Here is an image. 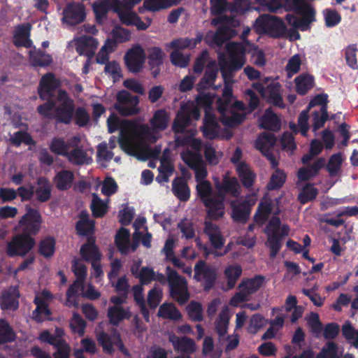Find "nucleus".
<instances>
[{"mask_svg":"<svg viewBox=\"0 0 358 358\" xmlns=\"http://www.w3.org/2000/svg\"><path fill=\"white\" fill-rule=\"evenodd\" d=\"M56 103L55 100L45 102L37 106L36 111L42 117L48 120H54L57 123L69 124L74 116L75 103L63 89L57 92Z\"/></svg>","mask_w":358,"mask_h":358,"instance_id":"1","label":"nucleus"},{"mask_svg":"<svg viewBox=\"0 0 358 358\" xmlns=\"http://www.w3.org/2000/svg\"><path fill=\"white\" fill-rule=\"evenodd\" d=\"M247 46L241 42H229L226 44V50L229 59L224 56L219 57V66L224 81L233 77V73L239 71L246 63Z\"/></svg>","mask_w":358,"mask_h":358,"instance_id":"2","label":"nucleus"},{"mask_svg":"<svg viewBox=\"0 0 358 358\" xmlns=\"http://www.w3.org/2000/svg\"><path fill=\"white\" fill-rule=\"evenodd\" d=\"M289 228L284 224L281 227L280 219L277 216H273L268 222L264 233L267 236L266 246L269 248V256L271 258L276 257L282 248V240L289 234Z\"/></svg>","mask_w":358,"mask_h":358,"instance_id":"3","label":"nucleus"},{"mask_svg":"<svg viewBox=\"0 0 358 358\" xmlns=\"http://www.w3.org/2000/svg\"><path fill=\"white\" fill-rule=\"evenodd\" d=\"M196 191L204 206L208 208V217L213 220L221 218L224 214V205L222 202V199H217V195L212 196L210 182L208 180L199 182Z\"/></svg>","mask_w":358,"mask_h":358,"instance_id":"4","label":"nucleus"},{"mask_svg":"<svg viewBox=\"0 0 358 358\" xmlns=\"http://www.w3.org/2000/svg\"><path fill=\"white\" fill-rule=\"evenodd\" d=\"M266 101L280 108H285L282 96L280 93L281 85L271 77H264L260 81L252 84Z\"/></svg>","mask_w":358,"mask_h":358,"instance_id":"5","label":"nucleus"},{"mask_svg":"<svg viewBox=\"0 0 358 358\" xmlns=\"http://www.w3.org/2000/svg\"><path fill=\"white\" fill-rule=\"evenodd\" d=\"M166 273L168 275L171 297L180 306L185 304L190 298L185 278L180 275L170 266H166Z\"/></svg>","mask_w":358,"mask_h":358,"instance_id":"6","label":"nucleus"},{"mask_svg":"<svg viewBox=\"0 0 358 358\" xmlns=\"http://www.w3.org/2000/svg\"><path fill=\"white\" fill-rule=\"evenodd\" d=\"M261 6L266 7L272 13H276L284 8L286 11H294L296 14L301 15L315 10L304 0H256Z\"/></svg>","mask_w":358,"mask_h":358,"instance_id":"7","label":"nucleus"},{"mask_svg":"<svg viewBox=\"0 0 358 358\" xmlns=\"http://www.w3.org/2000/svg\"><path fill=\"white\" fill-rule=\"evenodd\" d=\"M35 245V240L29 234L15 236L6 245V255L9 257H24Z\"/></svg>","mask_w":358,"mask_h":358,"instance_id":"8","label":"nucleus"},{"mask_svg":"<svg viewBox=\"0 0 358 358\" xmlns=\"http://www.w3.org/2000/svg\"><path fill=\"white\" fill-rule=\"evenodd\" d=\"M116 99L114 108L121 116H131L138 113V96L132 95L125 90H122L117 94Z\"/></svg>","mask_w":358,"mask_h":358,"instance_id":"9","label":"nucleus"},{"mask_svg":"<svg viewBox=\"0 0 358 358\" xmlns=\"http://www.w3.org/2000/svg\"><path fill=\"white\" fill-rule=\"evenodd\" d=\"M256 24L275 38L282 37L287 31L285 22L277 16L261 15L256 20Z\"/></svg>","mask_w":358,"mask_h":358,"instance_id":"10","label":"nucleus"},{"mask_svg":"<svg viewBox=\"0 0 358 358\" xmlns=\"http://www.w3.org/2000/svg\"><path fill=\"white\" fill-rule=\"evenodd\" d=\"M62 85L60 80L52 72L44 74L40 79L37 92L41 100L53 101L55 93Z\"/></svg>","mask_w":358,"mask_h":358,"instance_id":"11","label":"nucleus"},{"mask_svg":"<svg viewBox=\"0 0 358 358\" xmlns=\"http://www.w3.org/2000/svg\"><path fill=\"white\" fill-rule=\"evenodd\" d=\"M194 278L199 282L203 281V289L210 290L217 279V270L215 267L208 266L205 261L200 260L194 266Z\"/></svg>","mask_w":358,"mask_h":358,"instance_id":"12","label":"nucleus"},{"mask_svg":"<svg viewBox=\"0 0 358 358\" xmlns=\"http://www.w3.org/2000/svg\"><path fill=\"white\" fill-rule=\"evenodd\" d=\"M27 212L21 217L19 224L22 228L23 234L29 236L36 235L41 229L43 220L39 211L30 206H26Z\"/></svg>","mask_w":358,"mask_h":358,"instance_id":"13","label":"nucleus"},{"mask_svg":"<svg viewBox=\"0 0 358 358\" xmlns=\"http://www.w3.org/2000/svg\"><path fill=\"white\" fill-rule=\"evenodd\" d=\"M145 59V51L139 45L129 49L124 55L125 65L129 71L134 73H137L142 70Z\"/></svg>","mask_w":358,"mask_h":358,"instance_id":"14","label":"nucleus"},{"mask_svg":"<svg viewBox=\"0 0 358 358\" xmlns=\"http://www.w3.org/2000/svg\"><path fill=\"white\" fill-rule=\"evenodd\" d=\"M80 138L78 136L72 137L71 150H69L65 157L68 162L75 166H83L89 164L92 159L88 156L83 146L79 145Z\"/></svg>","mask_w":358,"mask_h":358,"instance_id":"15","label":"nucleus"},{"mask_svg":"<svg viewBox=\"0 0 358 358\" xmlns=\"http://www.w3.org/2000/svg\"><path fill=\"white\" fill-rule=\"evenodd\" d=\"M85 17V8L80 3H69L63 10L62 20L70 25H77L83 22Z\"/></svg>","mask_w":358,"mask_h":358,"instance_id":"16","label":"nucleus"},{"mask_svg":"<svg viewBox=\"0 0 358 358\" xmlns=\"http://www.w3.org/2000/svg\"><path fill=\"white\" fill-rule=\"evenodd\" d=\"M220 113V121L226 127H235L241 124L246 118V114L234 110H228V102L222 103L217 107Z\"/></svg>","mask_w":358,"mask_h":358,"instance_id":"17","label":"nucleus"},{"mask_svg":"<svg viewBox=\"0 0 358 358\" xmlns=\"http://www.w3.org/2000/svg\"><path fill=\"white\" fill-rule=\"evenodd\" d=\"M215 187L217 190V199H222L224 203V197L227 194H230L234 197L239 195L240 185L236 178H229L225 176L222 182L218 179L215 180Z\"/></svg>","mask_w":358,"mask_h":358,"instance_id":"18","label":"nucleus"},{"mask_svg":"<svg viewBox=\"0 0 358 358\" xmlns=\"http://www.w3.org/2000/svg\"><path fill=\"white\" fill-rule=\"evenodd\" d=\"M302 17L299 18L294 14H287L285 16V20L287 23L292 26L294 30L293 32L295 34L296 39H299L300 38V34L296 30L297 29H300L302 31H307L310 28V24L315 21V10H313V13H310V11L307 12L306 13L301 14Z\"/></svg>","mask_w":358,"mask_h":358,"instance_id":"19","label":"nucleus"},{"mask_svg":"<svg viewBox=\"0 0 358 358\" xmlns=\"http://www.w3.org/2000/svg\"><path fill=\"white\" fill-rule=\"evenodd\" d=\"M120 0H103L96 1L92 4V9L95 15L96 21L98 24H102L104 19L106 18L107 13L110 9L115 12L122 10Z\"/></svg>","mask_w":358,"mask_h":358,"instance_id":"20","label":"nucleus"},{"mask_svg":"<svg viewBox=\"0 0 358 358\" xmlns=\"http://www.w3.org/2000/svg\"><path fill=\"white\" fill-rule=\"evenodd\" d=\"M219 68L215 60H210L206 64L203 77L196 85L199 92L212 87L215 83Z\"/></svg>","mask_w":358,"mask_h":358,"instance_id":"21","label":"nucleus"},{"mask_svg":"<svg viewBox=\"0 0 358 358\" xmlns=\"http://www.w3.org/2000/svg\"><path fill=\"white\" fill-rule=\"evenodd\" d=\"M31 24L29 22L18 24L15 27L13 43L15 47H31Z\"/></svg>","mask_w":358,"mask_h":358,"instance_id":"22","label":"nucleus"},{"mask_svg":"<svg viewBox=\"0 0 358 358\" xmlns=\"http://www.w3.org/2000/svg\"><path fill=\"white\" fill-rule=\"evenodd\" d=\"M98 41L91 36H82L76 43V50L80 55L92 57L98 46Z\"/></svg>","mask_w":358,"mask_h":358,"instance_id":"23","label":"nucleus"},{"mask_svg":"<svg viewBox=\"0 0 358 358\" xmlns=\"http://www.w3.org/2000/svg\"><path fill=\"white\" fill-rule=\"evenodd\" d=\"M75 229L76 234L81 236H90L94 233L95 221L90 218L87 211L82 210L78 215Z\"/></svg>","mask_w":358,"mask_h":358,"instance_id":"24","label":"nucleus"},{"mask_svg":"<svg viewBox=\"0 0 358 358\" xmlns=\"http://www.w3.org/2000/svg\"><path fill=\"white\" fill-rule=\"evenodd\" d=\"M20 292L17 287L4 291L0 297V308L3 310H16L19 307Z\"/></svg>","mask_w":358,"mask_h":358,"instance_id":"25","label":"nucleus"},{"mask_svg":"<svg viewBox=\"0 0 358 358\" xmlns=\"http://www.w3.org/2000/svg\"><path fill=\"white\" fill-rule=\"evenodd\" d=\"M170 342L176 351L180 352L182 355H189L196 351L195 341L189 337L179 338L175 335L170 336Z\"/></svg>","mask_w":358,"mask_h":358,"instance_id":"26","label":"nucleus"},{"mask_svg":"<svg viewBox=\"0 0 358 358\" xmlns=\"http://www.w3.org/2000/svg\"><path fill=\"white\" fill-rule=\"evenodd\" d=\"M85 282L80 280H75L69 286L66 292V301L65 306L67 307L78 308L79 305L78 298L80 292L83 294L85 285Z\"/></svg>","mask_w":358,"mask_h":358,"instance_id":"27","label":"nucleus"},{"mask_svg":"<svg viewBox=\"0 0 358 358\" xmlns=\"http://www.w3.org/2000/svg\"><path fill=\"white\" fill-rule=\"evenodd\" d=\"M74 179L75 176L73 171L62 169L56 173L52 181L58 190L66 191L72 187Z\"/></svg>","mask_w":358,"mask_h":358,"instance_id":"28","label":"nucleus"},{"mask_svg":"<svg viewBox=\"0 0 358 358\" xmlns=\"http://www.w3.org/2000/svg\"><path fill=\"white\" fill-rule=\"evenodd\" d=\"M325 159L318 158L311 165L307 167L300 168L297 172V178L300 181H308L315 177L321 169L325 166Z\"/></svg>","mask_w":358,"mask_h":358,"instance_id":"29","label":"nucleus"},{"mask_svg":"<svg viewBox=\"0 0 358 358\" xmlns=\"http://www.w3.org/2000/svg\"><path fill=\"white\" fill-rule=\"evenodd\" d=\"M107 317L110 324L117 326L124 320H129L131 317V312L129 307L110 306L108 309Z\"/></svg>","mask_w":358,"mask_h":358,"instance_id":"30","label":"nucleus"},{"mask_svg":"<svg viewBox=\"0 0 358 358\" xmlns=\"http://www.w3.org/2000/svg\"><path fill=\"white\" fill-rule=\"evenodd\" d=\"M172 192L180 201H187L190 198V189L183 177H176L173 180Z\"/></svg>","mask_w":358,"mask_h":358,"instance_id":"31","label":"nucleus"},{"mask_svg":"<svg viewBox=\"0 0 358 358\" xmlns=\"http://www.w3.org/2000/svg\"><path fill=\"white\" fill-rule=\"evenodd\" d=\"M260 127L264 129L278 131L281 127V122L271 108L265 110L264 115L260 119Z\"/></svg>","mask_w":358,"mask_h":358,"instance_id":"32","label":"nucleus"},{"mask_svg":"<svg viewBox=\"0 0 358 358\" xmlns=\"http://www.w3.org/2000/svg\"><path fill=\"white\" fill-rule=\"evenodd\" d=\"M81 257L87 262L101 259V254L95 241L92 238H88L87 242L83 244L80 250Z\"/></svg>","mask_w":358,"mask_h":358,"instance_id":"33","label":"nucleus"},{"mask_svg":"<svg viewBox=\"0 0 358 358\" xmlns=\"http://www.w3.org/2000/svg\"><path fill=\"white\" fill-rule=\"evenodd\" d=\"M251 207L247 201L238 204H232V219L238 223L245 224L249 219Z\"/></svg>","mask_w":358,"mask_h":358,"instance_id":"34","label":"nucleus"},{"mask_svg":"<svg viewBox=\"0 0 358 358\" xmlns=\"http://www.w3.org/2000/svg\"><path fill=\"white\" fill-rule=\"evenodd\" d=\"M38 187L34 189L36 199L41 203H44L51 198V185L45 177H40L37 180Z\"/></svg>","mask_w":358,"mask_h":358,"instance_id":"35","label":"nucleus"},{"mask_svg":"<svg viewBox=\"0 0 358 358\" xmlns=\"http://www.w3.org/2000/svg\"><path fill=\"white\" fill-rule=\"evenodd\" d=\"M34 303L36 306L33 311V318L37 322H42L45 320H51L52 312L49 308L48 302L34 298Z\"/></svg>","mask_w":358,"mask_h":358,"instance_id":"36","label":"nucleus"},{"mask_svg":"<svg viewBox=\"0 0 358 358\" xmlns=\"http://www.w3.org/2000/svg\"><path fill=\"white\" fill-rule=\"evenodd\" d=\"M236 172L245 187L250 188L253 185L256 175L245 162H241L237 165Z\"/></svg>","mask_w":358,"mask_h":358,"instance_id":"37","label":"nucleus"},{"mask_svg":"<svg viewBox=\"0 0 358 358\" xmlns=\"http://www.w3.org/2000/svg\"><path fill=\"white\" fill-rule=\"evenodd\" d=\"M202 39L203 35L198 33L195 38H179L174 39L169 43V47L175 50H184L186 48L192 50L194 48L197 44L200 43Z\"/></svg>","mask_w":358,"mask_h":358,"instance_id":"38","label":"nucleus"},{"mask_svg":"<svg viewBox=\"0 0 358 358\" xmlns=\"http://www.w3.org/2000/svg\"><path fill=\"white\" fill-rule=\"evenodd\" d=\"M169 115L164 109L157 110L151 120L150 125L155 131H164L168 127Z\"/></svg>","mask_w":358,"mask_h":358,"instance_id":"39","label":"nucleus"},{"mask_svg":"<svg viewBox=\"0 0 358 358\" xmlns=\"http://www.w3.org/2000/svg\"><path fill=\"white\" fill-rule=\"evenodd\" d=\"M264 280V276L256 275L254 278L243 279L238 287L250 295L256 292L262 286Z\"/></svg>","mask_w":358,"mask_h":358,"instance_id":"40","label":"nucleus"},{"mask_svg":"<svg viewBox=\"0 0 358 358\" xmlns=\"http://www.w3.org/2000/svg\"><path fill=\"white\" fill-rule=\"evenodd\" d=\"M296 91L299 95H305L314 85V77L308 73H302L294 79Z\"/></svg>","mask_w":358,"mask_h":358,"instance_id":"41","label":"nucleus"},{"mask_svg":"<svg viewBox=\"0 0 358 358\" xmlns=\"http://www.w3.org/2000/svg\"><path fill=\"white\" fill-rule=\"evenodd\" d=\"M242 267L238 264L229 265L225 268L224 275L227 279V286L229 289L235 287L237 280L242 275Z\"/></svg>","mask_w":358,"mask_h":358,"instance_id":"42","label":"nucleus"},{"mask_svg":"<svg viewBox=\"0 0 358 358\" xmlns=\"http://www.w3.org/2000/svg\"><path fill=\"white\" fill-rule=\"evenodd\" d=\"M71 145L72 138L69 142H66L62 137H54L49 145V148L55 155L65 157Z\"/></svg>","mask_w":358,"mask_h":358,"instance_id":"43","label":"nucleus"},{"mask_svg":"<svg viewBox=\"0 0 358 358\" xmlns=\"http://www.w3.org/2000/svg\"><path fill=\"white\" fill-rule=\"evenodd\" d=\"M29 60L33 66L40 67H46L52 62L51 55L41 49L30 51Z\"/></svg>","mask_w":358,"mask_h":358,"instance_id":"44","label":"nucleus"},{"mask_svg":"<svg viewBox=\"0 0 358 358\" xmlns=\"http://www.w3.org/2000/svg\"><path fill=\"white\" fill-rule=\"evenodd\" d=\"M234 30L227 26H221L217 28L213 36L212 43L215 46L222 47L228 40L233 37Z\"/></svg>","mask_w":358,"mask_h":358,"instance_id":"45","label":"nucleus"},{"mask_svg":"<svg viewBox=\"0 0 358 358\" xmlns=\"http://www.w3.org/2000/svg\"><path fill=\"white\" fill-rule=\"evenodd\" d=\"M341 334L348 344L358 349V329L350 321H345L342 325Z\"/></svg>","mask_w":358,"mask_h":358,"instance_id":"46","label":"nucleus"},{"mask_svg":"<svg viewBox=\"0 0 358 358\" xmlns=\"http://www.w3.org/2000/svg\"><path fill=\"white\" fill-rule=\"evenodd\" d=\"M111 36L114 41L108 39L101 50L108 47H111L115 45V43H124L129 41L131 38V32L124 28L117 27L112 30Z\"/></svg>","mask_w":358,"mask_h":358,"instance_id":"47","label":"nucleus"},{"mask_svg":"<svg viewBox=\"0 0 358 358\" xmlns=\"http://www.w3.org/2000/svg\"><path fill=\"white\" fill-rule=\"evenodd\" d=\"M190 113L187 111L178 113L172 125V130L175 134H182L190 124Z\"/></svg>","mask_w":358,"mask_h":358,"instance_id":"48","label":"nucleus"},{"mask_svg":"<svg viewBox=\"0 0 358 358\" xmlns=\"http://www.w3.org/2000/svg\"><path fill=\"white\" fill-rule=\"evenodd\" d=\"M318 192V189L314 187L313 184L307 183L299 192L297 196V200L301 204L304 205L315 200Z\"/></svg>","mask_w":358,"mask_h":358,"instance_id":"49","label":"nucleus"},{"mask_svg":"<svg viewBox=\"0 0 358 358\" xmlns=\"http://www.w3.org/2000/svg\"><path fill=\"white\" fill-rule=\"evenodd\" d=\"M129 231L121 228L116 234L115 242L117 248L122 254L127 255L129 250Z\"/></svg>","mask_w":358,"mask_h":358,"instance_id":"50","label":"nucleus"},{"mask_svg":"<svg viewBox=\"0 0 358 358\" xmlns=\"http://www.w3.org/2000/svg\"><path fill=\"white\" fill-rule=\"evenodd\" d=\"M276 143V137L272 133L263 132L255 141V148L259 151L271 150Z\"/></svg>","mask_w":358,"mask_h":358,"instance_id":"51","label":"nucleus"},{"mask_svg":"<svg viewBox=\"0 0 358 358\" xmlns=\"http://www.w3.org/2000/svg\"><path fill=\"white\" fill-rule=\"evenodd\" d=\"M158 315L164 319L176 321L182 318L180 312L173 303L162 304L159 308Z\"/></svg>","mask_w":358,"mask_h":358,"instance_id":"52","label":"nucleus"},{"mask_svg":"<svg viewBox=\"0 0 358 358\" xmlns=\"http://www.w3.org/2000/svg\"><path fill=\"white\" fill-rule=\"evenodd\" d=\"M181 0H145L144 6L152 12L170 8L178 4Z\"/></svg>","mask_w":358,"mask_h":358,"instance_id":"53","label":"nucleus"},{"mask_svg":"<svg viewBox=\"0 0 358 358\" xmlns=\"http://www.w3.org/2000/svg\"><path fill=\"white\" fill-rule=\"evenodd\" d=\"M286 178L287 175L284 171L276 168L267 184V189L271 191L279 189L285 184Z\"/></svg>","mask_w":358,"mask_h":358,"instance_id":"54","label":"nucleus"},{"mask_svg":"<svg viewBox=\"0 0 358 358\" xmlns=\"http://www.w3.org/2000/svg\"><path fill=\"white\" fill-rule=\"evenodd\" d=\"M10 141L15 147H20L22 143L27 145H35L36 141L32 136L26 131L20 130L13 134Z\"/></svg>","mask_w":358,"mask_h":358,"instance_id":"55","label":"nucleus"},{"mask_svg":"<svg viewBox=\"0 0 358 358\" xmlns=\"http://www.w3.org/2000/svg\"><path fill=\"white\" fill-rule=\"evenodd\" d=\"M55 238L52 236H48L40 241L38 252L44 257L50 258L55 254Z\"/></svg>","mask_w":358,"mask_h":358,"instance_id":"56","label":"nucleus"},{"mask_svg":"<svg viewBox=\"0 0 358 358\" xmlns=\"http://www.w3.org/2000/svg\"><path fill=\"white\" fill-rule=\"evenodd\" d=\"M16 335L9 323L5 320H0V345L15 341Z\"/></svg>","mask_w":358,"mask_h":358,"instance_id":"57","label":"nucleus"},{"mask_svg":"<svg viewBox=\"0 0 358 358\" xmlns=\"http://www.w3.org/2000/svg\"><path fill=\"white\" fill-rule=\"evenodd\" d=\"M272 212V204L269 201H261L254 216L255 221L262 223L266 222Z\"/></svg>","mask_w":358,"mask_h":358,"instance_id":"58","label":"nucleus"},{"mask_svg":"<svg viewBox=\"0 0 358 358\" xmlns=\"http://www.w3.org/2000/svg\"><path fill=\"white\" fill-rule=\"evenodd\" d=\"M90 208L92 215L96 218L103 217L108 210L106 204L95 194H93Z\"/></svg>","mask_w":358,"mask_h":358,"instance_id":"59","label":"nucleus"},{"mask_svg":"<svg viewBox=\"0 0 358 358\" xmlns=\"http://www.w3.org/2000/svg\"><path fill=\"white\" fill-rule=\"evenodd\" d=\"M164 55L162 50L159 47H152L148 49V64L152 69L163 64Z\"/></svg>","mask_w":358,"mask_h":358,"instance_id":"60","label":"nucleus"},{"mask_svg":"<svg viewBox=\"0 0 358 358\" xmlns=\"http://www.w3.org/2000/svg\"><path fill=\"white\" fill-rule=\"evenodd\" d=\"M316 358H341L337 344L333 341L327 342L317 355Z\"/></svg>","mask_w":358,"mask_h":358,"instance_id":"61","label":"nucleus"},{"mask_svg":"<svg viewBox=\"0 0 358 358\" xmlns=\"http://www.w3.org/2000/svg\"><path fill=\"white\" fill-rule=\"evenodd\" d=\"M186 308L188 317L192 321L201 322L203 320V308L201 303L192 301Z\"/></svg>","mask_w":358,"mask_h":358,"instance_id":"62","label":"nucleus"},{"mask_svg":"<svg viewBox=\"0 0 358 358\" xmlns=\"http://www.w3.org/2000/svg\"><path fill=\"white\" fill-rule=\"evenodd\" d=\"M329 120L328 111L323 108L322 111H313L312 113V129L315 132L323 127L325 122Z\"/></svg>","mask_w":358,"mask_h":358,"instance_id":"63","label":"nucleus"},{"mask_svg":"<svg viewBox=\"0 0 358 358\" xmlns=\"http://www.w3.org/2000/svg\"><path fill=\"white\" fill-rule=\"evenodd\" d=\"M54 348L56 350L53 353L55 358H70L71 349L65 340L58 341Z\"/></svg>","mask_w":358,"mask_h":358,"instance_id":"64","label":"nucleus"}]
</instances>
